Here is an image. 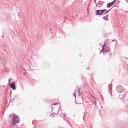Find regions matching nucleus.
Returning a JSON list of instances; mask_svg holds the SVG:
<instances>
[{"instance_id":"obj_1","label":"nucleus","mask_w":128,"mask_h":128,"mask_svg":"<svg viewBox=\"0 0 128 128\" xmlns=\"http://www.w3.org/2000/svg\"><path fill=\"white\" fill-rule=\"evenodd\" d=\"M20 122L19 118L17 116H14L13 117V124H15L16 123H18Z\"/></svg>"},{"instance_id":"obj_2","label":"nucleus","mask_w":128,"mask_h":128,"mask_svg":"<svg viewBox=\"0 0 128 128\" xmlns=\"http://www.w3.org/2000/svg\"><path fill=\"white\" fill-rule=\"evenodd\" d=\"M106 10L105 9L101 10H96V15H101L103 12Z\"/></svg>"},{"instance_id":"obj_3","label":"nucleus","mask_w":128,"mask_h":128,"mask_svg":"<svg viewBox=\"0 0 128 128\" xmlns=\"http://www.w3.org/2000/svg\"><path fill=\"white\" fill-rule=\"evenodd\" d=\"M116 90L118 92L121 93L123 90V87L121 86H118L116 87Z\"/></svg>"},{"instance_id":"obj_4","label":"nucleus","mask_w":128,"mask_h":128,"mask_svg":"<svg viewBox=\"0 0 128 128\" xmlns=\"http://www.w3.org/2000/svg\"><path fill=\"white\" fill-rule=\"evenodd\" d=\"M9 85L10 86L11 88L13 90H15L16 86L15 84V83L14 82H12Z\"/></svg>"},{"instance_id":"obj_5","label":"nucleus","mask_w":128,"mask_h":128,"mask_svg":"<svg viewBox=\"0 0 128 128\" xmlns=\"http://www.w3.org/2000/svg\"><path fill=\"white\" fill-rule=\"evenodd\" d=\"M114 4L113 2H111L108 3L107 4V6L108 8H109L110 6L113 5Z\"/></svg>"},{"instance_id":"obj_6","label":"nucleus","mask_w":128,"mask_h":128,"mask_svg":"<svg viewBox=\"0 0 128 128\" xmlns=\"http://www.w3.org/2000/svg\"><path fill=\"white\" fill-rule=\"evenodd\" d=\"M6 59L4 58H2L1 60L2 63H3L6 61Z\"/></svg>"},{"instance_id":"obj_7","label":"nucleus","mask_w":128,"mask_h":128,"mask_svg":"<svg viewBox=\"0 0 128 128\" xmlns=\"http://www.w3.org/2000/svg\"><path fill=\"white\" fill-rule=\"evenodd\" d=\"M105 44H106L105 42H104V45L102 46V50L100 51V52H103V51L104 50V45Z\"/></svg>"},{"instance_id":"obj_8","label":"nucleus","mask_w":128,"mask_h":128,"mask_svg":"<svg viewBox=\"0 0 128 128\" xmlns=\"http://www.w3.org/2000/svg\"><path fill=\"white\" fill-rule=\"evenodd\" d=\"M78 95L79 96H80V95L81 94V93L80 92V89L78 88Z\"/></svg>"},{"instance_id":"obj_9","label":"nucleus","mask_w":128,"mask_h":128,"mask_svg":"<svg viewBox=\"0 0 128 128\" xmlns=\"http://www.w3.org/2000/svg\"><path fill=\"white\" fill-rule=\"evenodd\" d=\"M5 71L6 72H8L9 71V69L8 68H6L5 69Z\"/></svg>"},{"instance_id":"obj_10","label":"nucleus","mask_w":128,"mask_h":128,"mask_svg":"<svg viewBox=\"0 0 128 128\" xmlns=\"http://www.w3.org/2000/svg\"><path fill=\"white\" fill-rule=\"evenodd\" d=\"M50 116L52 118H53L54 116V114L52 113L51 114H50Z\"/></svg>"},{"instance_id":"obj_11","label":"nucleus","mask_w":128,"mask_h":128,"mask_svg":"<svg viewBox=\"0 0 128 128\" xmlns=\"http://www.w3.org/2000/svg\"><path fill=\"white\" fill-rule=\"evenodd\" d=\"M104 3V2H102L100 1L99 2V4H100L101 5H102Z\"/></svg>"},{"instance_id":"obj_12","label":"nucleus","mask_w":128,"mask_h":128,"mask_svg":"<svg viewBox=\"0 0 128 128\" xmlns=\"http://www.w3.org/2000/svg\"><path fill=\"white\" fill-rule=\"evenodd\" d=\"M14 116V114H10V115L9 116V118H11V117H12L13 116Z\"/></svg>"},{"instance_id":"obj_13","label":"nucleus","mask_w":128,"mask_h":128,"mask_svg":"<svg viewBox=\"0 0 128 128\" xmlns=\"http://www.w3.org/2000/svg\"><path fill=\"white\" fill-rule=\"evenodd\" d=\"M62 115L64 116L66 115V113H63L62 114Z\"/></svg>"},{"instance_id":"obj_14","label":"nucleus","mask_w":128,"mask_h":128,"mask_svg":"<svg viewBox=\"0 0 128 128\" xmlns=\"http://www.w3.org/2000/svg\"><path fill=\"white\" fill-rule=\"evenodd\" d=\"M110 10V9L109 11H108V12H107V11H106V12H104V13L105 14H107L109 12V11Z\"/></svg>"},{"instance_id":"obj_15","label":"nucleus","mask_w":128,"mask_h":128,"mask_svg":"<svg viewBox=\"0 0 128 128\" xmlns=\"http://www.w3.org/2000/svg\"><path fill=\"white\" fill-rule=\"evenodd\" d=\"M96 101H95L94 102V104L95 106H96Z\"/></svg>"},{"instance_id":"obj_16","label":"nucleus","mask_w":128,"mask_h":128,"mask_svg":"<svg viewBox=\"0 0 128 128\" xmlns=\"http://www.w3.org/2000/svg\"><path fill=\"white\" fill-rule=\"evenodd\" d=\"M116 0H114L113 2H113V3L114 4V2H116Z\"/></svg>"},{"instance_id":"obj_17","label":"nucleus","mask_w":128,"mask_h":128,"mask_svg":"<svg viewBox=\"0 0 128 128\" xmlns=\"http://www.w3.org/2000/svg\"><path fill=\"white\" fill-rule=\"evenodd\" d=\"M96 98H94V102L95 101H96Z\"/></svg>"},{"instance_id":"obj_18","label":"nucleus","mask_w":128,"mask_h":128,"mask_svg":"<svg viewBox=\"0 0 128 128\" xmlns=\"http://www.w3.org/2000/svg\"><path fill=\"white\" fill-rule=\"evenodd\" d=\"M82 55V54H79V55L80 56H81Z\"/></svg>"},{"instance_id":"obj_19","label":"nucleus","mask_w":128,"mask_h":128,"mask_svg":"<svg viewBox=\"0 0 128 128\" xmlns=\"http://www.w3.org/2000/svg\"><path fill=\"white\" fill-rule=\"evenodd\" d=\"M11 93H12V92H11V91H10V96H11Z\"/></svg>"},{"instance_id":"obj_20","label":"nucleus","mask_w":128,"mask_h":128,"mask_svg":"<svg viewBox=\"0 0 128 128\" xmlns=\"http://www.w3.org/2000/svg\"><path fill=\"white\" fill-rule=\"evenodd\" d=\"M10 79H9V80H8V82H10Z\"/></svg>"},{"instance_id":"obj_21","label":"nucleus","mask_w":128,"mask_h":128,"mask_svg":"<svg viewBox=\"0 0 128 128\" xmlns=\"http://www.w3.org/2000/svg\"><path fill=\"white\" fill-rule=\"evenodd\" d=\"M90 94H91V96L93 97H94L92 95V94H91V93H90Z\"/></svg>"},{"instance_id":"obj_22","label":"nucleus","mask_w":128,"mask_h":128,"mask_svg":"<svg viewBox=\"0 0 128 128\" xmlns=\"http://www.w3.org/2000/svg\"><path fill=\"white\" fill-rule=\"evenodd\" d=\"M96 0H94V2H95V3H96Z\"/></svg>"},{"instance_id":"obj_23","label":"nucleus","mask_w":128,"mask_h":128,"mask_svg":"<svg viewBox=\"0 0 128 128\" xmlns=\"http://www.w3.org/2000/svg\"><path fill=\"white\" fill-rule=\"evenodd\" d=\"M74 96L75 98H76L75 94H74Z\"/></svg>"},{"instance_id":"obj_24","label":"nucleus","mask_w":128,"mask_h":128,"mask_svg":"<svg viewBox=\"0 0 128 128\" xmlns=\"http://www.w3.org/2000/svg\"><path fill=\"white\" fill-rule=\"evenodd\" d=\"M97 4H99V3H98V2L97 3Z\"/></svg>"},{"instance_id":"obj_25","label":"nucleus","mask_w":128,"mask_h":128,"mask_svg":"<svg viewBox=\"0 0 128 128\" xmlns=\"http://www.w3.org/2000/svg\"><path fill=\"white\" fill-rule=\"evenodd\" d=\"M4 50V51H5V49H4V50Z\"/></svg>"},{"instance_id":"obj_26","label":"nucleus","mask_w":128,"mask_h":128,"mask_svg":"<svg viewBox=\"0 0 128 128\" xmlns=\"http://www.w3.org/2000/svg\"><path fill=\"white\" fill-rule=\"evenodd\" d=\"M2 37L3 38L4 37V36L3 35H2Z\"/></svg>"},{"instance_id":"obj_27","label":"nucleus","mask_w":128,"mask_h":128,"mask_svg":"<svg viewBox=\"0 0 128 128\" xmlns=\"http://www.w3.org/2000/svg\"><path fill=\"white\" fill-rule=\"evenodd\" d=\"M56 104V103H55V104H54V105H55Z\"/></svg>"},{"instance_id":"obj_28","label":"nucleus","mask_w":128,"mask_h":128,"mask_svg":"<svg viewBox=\"0 0 128 128\" xmlns=\"http://www.w3.org/2000/svg\"><path fill=\"white\" fill-rule=\"evenodd\" d=\"M104 19H105V20H107V19H106V18H104Z\"/></svg>"},{"instance_id":"obj_29","label":"nucleus","mask_w":128,"mask_h":128,"mask_svg":"<svg viewBox=\"0 0 128 128\" xmlns=\"http://www.w3.org/2000/svg\"><path fill=\"white\" fill-rule=\"evenodd\" d=\"M60 108H59V109H60ZM58 112H59V110L58 111Z\"/></svg>"},{"instance_id":"obj_30","label":"nucleus","mask_w":128,"mask_h":128,"mask_svg":"<svg viewBox=\"0 0 128 128\" xmlns=\"http://www.w3.org/2000/svg\"><path fill=\"white\" fill-rule=\"evenodd\" d=\"M83 118V120H84V116Z\"/></svg>"},{"instance_id":"obj_31","label":"nucleus","mask_w":128,"mask_h":128,"mask_svg":"<svg viewBox=\"0 0 128 128\" xmlns=\"http://www.w3.org/2000/svg\"><path fill=\"white\" fill-rule=\"evenodd\" d=\"M100 6L99 5H98V6Z\"/></svg>"},{"instance_id":"obj_32","label":"nucleus","mask_w":128,"mask_h":128,"mask_svg":"<svg viewBox=\"0 0 128 128\" xmlns=\"http://www.w3.org/2000/svg\"><path fill=\"white\" fill-rule=\"evenodd\" d=\"M100 6L99 5H98V6Z\"/></svg>"},{"instance_id":"obj_33","label":"nucleus","mask_w":128,"mask_h":128,"mask_svg":"<svg viewBox=\"0 0 128 128\" xmlns=\"http://www.w3.org/2000/svg\"><path fill=\"white\" fill-rule=\"evenodd\" d=\"M52 109H53L52 108Z\"/></svg>"},{"instance_id":"obj_34","label":"nucleus","mask_w":128,"mask_h":128,"mask_svg":"<svg viewBox=\"0 0 128 128\" xmlns=\"http://www.w3.org/2000/svg\"><path fill=\"white\" fill-rule=\"evenodd\" d=\"M60 116L61 117H62V116H61V115H60Z\"/></svg>"},{"instance_id":"obj_35","label":"nucleus","mask_w":128,"mask_h":128,"mask_svg":"<svg viewBox=\"0 0 128 128\" xmlns=\"http://www.w3.org/2000/svg\"><path fill=\"white\" fill-rule=\"evenodd\" d=\"M76 16H77V15H76Z\"/></svg>"}]
</instances>
